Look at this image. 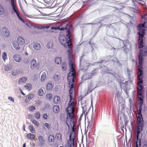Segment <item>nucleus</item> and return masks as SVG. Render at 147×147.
<instances>
[{"mask_svg":"<svg viewBox=\"0 0 147 147\" xmlns=\"http://www.w3.org/2000/svg\"><path fill=\"white\" fill-rule=\"evenodd\" d=\"M12 68V66L10 65H7L5 66L4 70L5 71H8L10 70Z\"/></svg>","mask_w":147,"mask_h":147,"instance_id":"393cba45","label":"nucleus"},{"mask_svg":"<svg viewBox=\"0 0 147 147\" xmlns=\"http://www.w3.org/2000/svg\"><path fill=\"white\" fill-rule=\"evenodd\" d=\"M14 12L16 13H17L18 12V11L17 10V8L16 6L12 8Z\"/></svg>","mask_w":147,"mask_h":147,"instance_id":"3c124183","label":"nucleus"},{"mask_svg":"<svg viewBox=\"0 0 147 147\" xmlns=\"http://www.w3.org/2000/svg\"><path fill=\"white\" fill-rule=\"evenodd\" d=\"M2 57L4 61L5 62V60L7 59V55L6 53L4 52L3 53Z\"/></svg>","mask_w":147,"mask_h":147,"instance_id":"4c0bfd02","label":"nucleus"},{"mask_svg":"<svg viewBox=\"0 0 147 147\" xmlns=\"http://www.w3.org/2000/svg\"><path fill=\"white\" fill-rule=\"evenodd\" d=\"M11 74L13 76H15L18 74L20 73L19 70L17 69H14L11 71Z\"/></svg>","mask_w":147,"mask_h":147,"instance_id":"4be33fe9","label":"nucleus"},{"mask_svg":"<svg viewBox=\"0 0 147 147\" xmlns=\"http://www.w3.org/2000/svg\"><path fill=\"white\" fill-rule=\"evenodd\" d=\"M129 101L130 103V105H132L133 103L132 99L131 98H130L129 100Z\"/></svg>","mask_w":147,"mask_h":147,"instance_id":"13d9d810","label":"nucleus"},{"mask_svg":"<svg viewBox=\"0 0 147 147\" xmlns=\"http://www.w3.org/2000/svg\"><path fill=\"white\" fill-rule=\"evenodd\" d=\"M13 58L15 61L18 62H20L22 60V58L20 55H17L13 56Z\"/></svg>","mask_w":147,"mask_h":147,"instance_id":"a211bd4d","label":"nucleus"},{"mask_svg":"<svg viewBox=\"0 0 147 147\" xmlns=\"http://www.w3.org/2000/svg\"><path fill=\"white\" fill-rule=\"evenodd\" d=\"M83 56L84 55H82L80 57V66L81 67H84V68H81V69L86 68V67L88 65V64L85 61L82 60Z\"/></svg>","mask_w":147,"mask_h":147,"instance_id":"0eeeda50","label":"nucleus"},{"mask_svg":"<svg viewBox=\"0 0 147 147\" xmlns=\"http://www.w3.org/2000/svg\"><path fill=\"white\" fill-rule=\"evenodd\" d=\"M33 47L34 49L36 50H39L40 48V44L37 42L34 43Z\"/></svg>","mask_w":147,"mask_h":147,"instance_id":"5701e85b","label":"nucleus"},{"mask_svg":"<svg viewBox=\"0 0 147 147\" xmlns=\"http://www.w3.org/2000/svg\"><path fill=\"white\" fill-rule=\"evenodd\" d=\"M26 137L30 139L31 140L34 139L35 138L34 135L31 133L28 134L26 135Z\"/></svg>","mask_w":147,"mask_h":147,"instance_id":"2f4dec72","label":"nucleus"},{"mask_svg":"<svg viewBox=\"0 0 147 147\" xmlns=\"http://www.w3.org/2000/svg\"><path fill=\"white\" fill-rule=\"evenodd\" d=\"M11 5L12 8L16 6V5L14 3V0H11Z\"/></svg>","mask_w":147,"mask_h":147,"instance_id":"de8ad7c7","label":"nucleus"},{"mask_svg":"<svg viewBox=\"0 0 147 147\" xmlns=\"http://www.w3.org/2000/svg\"><path fill=\"white\" fill-rule=\"evenodd\" d=\"M52 95L51 94H48L46 95L47 98L49 100H50L52 97Z\"/></svg>","mask_w":147,"mask_h":147,"instance_id":"603ef678","label":"nucleus"},{"mask_svg":"<svg viewBox=\"0 0 147 147\" xmlns=\"http://www.w3.org/2000/svg\"><path fill=\"white\" fill-rule=\"evenodd\" d=\"M67 111V116L69 114L71 115L74 114L75 111V109L74 107V104H68V106L66 109Z\"/></svg>","mask_w":147,"mask_h":147,"instance_id":"39448f33","label":"nucleus"},{"mask_svg":"<svg viewBox=\"0 0 147 147\" xmlns=\"http://www.w3.org/2000/svg\"><path fill=\"white\" fill-rule=\"evenodd\" d=\"M19 44L18 42L13 43L12 44V45L13 47L16 50H18L20 48V47Z\"/></svg>","mask_w":147,"mask_h":147,"instance_id":"7c9ffc66","label":"nucleus"},{"mask_svg":"<svg viewBox=\"0 0 147 147\" xmlns=\"http://www.w3.org/2000/svg\"><path fill=\"white\" fill-rule=\"evenodd\" d=\"M128 41V40H124L123 41V43L124 45V46L123 48L125 49H127V43H127Z\"/></svg>","mask_w":147,"mask_h":147,"instance_id":"a18cd8bd","label":"nucleus"},{"mask_svg":"<svg viewBox=\"0 0 147 147\" xmlns=\"http://www.w3.org/2000/svg\"><path fill=\"white\" fill-rule=\"evenodd\" d=\"M146 99L147 100V90H146Z\"/></svg>","mask_w":147,"mask_h":147,"instance_id":"774afa93","label":"nucleus"},{"mask_svg":"<svg viewBox=\"0 0 147 147\" xmlns=\"http://www.w3.org/2000/svg\"><path fill=\"white\" fill-rule=\"evenodd\" d=\"M50 27V26L49 25H47V26L45 27V28L46 29L49 28Z\"/></svg>","mask_w":147,"mask_h":147,"instance_id":"69168bd1","label":"nucleus"},{"mask_svg":"<svg viewBox=\"0 0 147 147\" xmlns=\"http://www.w3.org/2000/svg\"><path fill=\"white\" fill-rule=\"evenodd\" d=\"M52 84L51 83H48L46 86V88L47 90L51 89L52 88Z\"/></svg>","mask_w":147,"mask_h":147,"instance_id":"c9c22d12","label":"nucleus"},{"mask_svg":"<svg viewBox=\"0 0 147 147\" xmlns=\"http://www.w3.org/2000/svg\"><path fill=\"white\" fill-rule=\"evenodd\" d=\"M38 139L39 142V145L40 146H42L44 145L45 141L44 138L42 136H39L38 137Z\"/></svg>","mask_w":147,"mask_h":147,"instance_id":"f8f14e48","label":"nucleus"},{"mask_svg":"<svg viewBox=\"0 0 147 147\" xmlns=\"http://www.w3.org/2000/svg\"><path fill=\"white\" fill-rule=\"evenodd\" d=\"M69 97H70V100L68 103L69 104H73L74 103L72 101V100L73 99V91L72 90H71V89H70L69 90Z\"/></svg>","mask_w":147,"mask_h":147,"instance_id":"f3484780","label":"nucleus"},{"mask_svg":"<svg viewBox=\"0 0 147 147\" xmlns=\"http://www.w3.org/2000/svg\"><path fill=\"white\" fill-rule=\"evenodd\" d=\"M74 138L75 137L74 135L73 137H72V134H70L69 135V140H68L67 142V144L69 143L70 144H74Z\"/></svg>","mask_w":147,"mask_h":147,"instance_id":"4468645a","label":"nucleus"},{"mask_svg":"<svg viewBox=\"0 0 147 147\" xmlns=\"http://www.w3.org/2000/svg\"><path fill=\"white\" fill-rule=\"evenodd\" d=\"M68 55L69 56V65L70 67L69 72L67 76V80L69 85L72 87L74 82L75 78L76 72L75 69V65L74 60L72 55V51L68 50Z\"/></svg>","mask_w":147,"mask_h":147,"instance_id":"f03ea898","label":"nucleus"},{"mask_svg":"<svg viewBox=\"0 0 147 147\" xmlns=\"http://www.w3.org/2000/svg\"><path fill=\"white\" fill-rule=\"evenodd\" d=\"M25 88L28 90H31L32 88V85L30 84H27L25 86Z\"/></svg>","mask_w":147,"mask_h":147,"instance_id":"58836bf2","label":"nucleus"},{"mask_svg":"<svg viewBox=\"0 0 147 147\" xmlns=\"http://www.w3.org/2000/svg\"><path fill=\"white\" fill-rule=\"evenodd\" d=\"M74 144H71L70 145V147H74Z\"/></svg>","mask_w":147,"mask_h":147,"instance_id":"0e129e2a","label":"nucleus"},{"mask_svg":"<svg viewBox=\"0 0 147 147\" xmlns=\"http://www.w3.org/2000/svg\"><path fill=\"white\" fill-rule=\"evenodd\" d=\"M142 107H139V109L138 112V115L136 116H143L142 113Z\"/></svg>","mask_w":147,"mask_h":147,"instance_id":"e433bc0d","label":"nucleus"},{"mask_svg":"<svg viewBox=\"0 0 147 147\" xmlns=\"http://www.w3.org/2000/svg\"><path fill=\"white\" fill-rule=\"evenodd\" d=\"M60 78V76L59 74H55L54 75L53 78L55 83H59L60 82L59 79Z\"/></svg>","mask_w":147,"mask_h":147,"instance_id":"2eb2a0df","label":"nucleus"},{"mask_svg":"<svg viewBox=\"0 0 147 147\" xmlns=\"http://www.w3.org/2000/svg\"><path fill=\"white\" fill-rule=\"evenodd\" d=\"M96 24V23H87V24H86V25H87V24Z\"/></svg>","mask_w":147,"mask_h":147,"instance_id":"e2e57ef3","label":"nucleus"},{"mask_svg":"<svg viewBox=\"0 0 147 147\" xmlns=\"http://www.w3.org/2000/svg\"><path fill=\"white\" fill-rule=\"evenodd\" d=\"M106 20L107 19L105 18V17H102L100 19V22H99V23H101V22L102 21H106Z\"/></svg>","mask_w":147,"mask_h":147,"instance_id":"6e6d98bb","label":"nucleus"},{"mask_svg":"<svg viewBox=\"0 0 147 147\" xmlns=\"http://www.w3.org/2000/svg\"><path fill=\"white\" fill-rule=\"evenodd\" d=\"M27 80V78L25 77H23L20 78L18 81L19 84H22L23 83L25 82Z\"/></svg>","mask_w":147,"mask_h":147,"instance_id":"b1692460","label":"nucleus"},{"mask_svg":"<svg viewBox=\"0 0 147 147\" xmlns=\"http://www.w3.org/2000/svg\"><path fill=\"white\" fill-rule=\"evenodd\" d=\"M115 62L116 63H118L119 65H121V63L118 60L116 61Z\"/></svg>","mask_w":147,"mask_h":147,"instance_id":"680f3d73","label":"nucleus"},{"mask_svg":"<svg viewBox=\"0 0 147 147\" xmlns=\"http://www.w3.org/2000/svg\"><path fill=\"white\" fill-rule=\"evenodd\" d=\"M1 31L5 37H8L10 35V33L7 28L3 27L1 28Z\"/></svg>","mask_w":147,"mask_h":147,"instance_id":"6e6552de","label":"nucleus"},{"mask_svg":"<svg viewBox=\"0 0 147 147\" xmlns=\"http://www.w3.org/2000/svg\"><path fill=\"white\" fill-rule=\"evenodd\" d=\"M4 12V11L2 6L0 4V15H3Z\"/></svg>","mask_w":147,"mask_h":147,"instance_id":"ea45409f","label":"nucleus"},{"mask_svg":"<svg viewBox=\"0 0 147 147\" xmlns=\"http://www.w3.org/2000/svg\"><path fill=\"white\" fill-rule=\"evenodd\" d=\"M48 129H49L50 128V126L49 124L47 123H45L44 125Z\"/></svg>","mask_w":147,"mask_h":147,"instance_id":"5fc2aeb1","label":"nucleus"},{"mask_svg":"<svg viewBox=\"0 0 147 147\" xmlns=\"http://www.w3.org/2000/svg\"><path fill=\"white\" fill-rule=\"evenodd\" d=\"M139 47L140 48L138 54V59L139 66L140 68L138 70V85L137 91L138 93L140 96L139 98V107H142L143 104L144 97L143 96L144 92L142 79L143 74L142 69L144 60V56H146L147 54V46H145L143 45H138Z\"/></svg>","mask_w":147,"mask_h":147,"instance_id":"f257e3e1","label":"nucleus"},{"mask_svg":"<svg viewBox=\"0 0 147 147\" xmlns=\"http://www.w3.org/2000/svg\"><path fill=\"white\" fill-rule=\"evenodd\" d=\"M43 117L45 119H47L48 118V115L46 114H45L43 115Z\"/></svg>","mask_w":147,"mask_h":147,"instance_id":"4d7b16f0","label":"nucleus"},{"mask_svg":"<svg viewBox=\"0 0 147 147\" xmlns=\"http://www.w3.org/2000/svg\"><path fill=\"white\" fill-rule=\"evenodd\" d=\"M71 26H72L71 25L67 22L65 24L61 25L60 26H58L57 27L52 26L51 27V30H60L65 31L66 29H67V28H70V27Z\"/></svg>","mask_w":147,"mask_h":147,"instance_id":"20e7f679","label":"nucleus"},{"mask_svg":"<svg viewBox=\"0 0 147 147\" xmlns=\"http://www.w3.org/2000/svg\"><path fill=\"white\" fill-rule=\"evenodd\" d=\"M53 109L55 113H57L59 111V106L58 105H55L53 107Z\"/></svg>","mask_w":147,"mask_h":147,"instance_id":"bb28decb","label":"nucleus"},{"mask_svg":"<svg viewBox=\"0 0 147 147\" xmlns=\"http://www.w3.org/2000/svg\"><path fill=\"white\" fill-rule=\"evenodd\" d=\"M34 96V94H30L27 95L25 99V102L26 103L28 102L31 99L33 98Z\"/></svg>","mask_w":147,"mask_h":147,"instance_id":"9d476101","label":"nucleus"},{"mask_svg":"<svg viewBox=\"0 0 147 147\" xmlns=\"http://www.w3.org/2000/svg\"><path fill=\"white\" fill-rule=\"evenodd\" d=\"M96 87H94L92 82H91L90 84H88V93H90Z\"/></svg>","mask_w":147,"mask_h":147,"instance_id":"9b49d317","label":"nucleus"},{"mask_svg":"<svg viewBox=\"0 0 147 147\" xmlns=\"http://www.w3.org/2000/svg\"><path fill=\"white\" fill-rule=\"evenodd\" d=\"M17 42L20 45H23L25 42V40L21 37H18L17 38Z\"/></svg>","mask_w":147,"mask_h":147,"instance_id":"dca6fc26","label":"nucleus"},{"mask_svg":"<svg viewBox=\"0 0 147 147\" xmlns=\"http://www.w3.org/2000/svg\"><path fill=\"white\" fill-rule=\"evenodd\" d=\"M143 128H137V133L136 135V138H139L140 134L141 132L142 131Z\"/></svg>","mask_w":147,"mask_h":147,"instance_id":"aec40b11","label":"nucleus"},{"mask_svg":"<svg viewBox=\"0 0 147 147\" xmlns=\"http://www.w3.org/2000/svg\"><path fill=\"white\" fill-rule=\"evenodd\" d=\"M36 61L35 59H33L30 62V68L32 69H34L36 67Z\"/></svg>","mask_w":147,"mask_h":147,"instance_id":"ddd939ff","label":"nucleus"},{"mask_svg":"<svg viewBox=\"0 0 147 147\" xmlns=\"http://www.w3.org/2000/svg\"><path fill=\"white\" fill-rule=\"evenodd\" d=\"M64 31H66V38L64 34L60 35L59 40L60 43L65 47L70 48L71 45V37L72 35L73 31L72 26H71L69 28H67Z\"/></svg>","mask_w":147,"mask_h":147,"instance_id":"7ed1b4c3","label":"nucleus"},{"mask_svg":"<svg viewBox=\"0 0 147 147\" xmlns=\"http://www.w3.org/2000/svg\"><path fill=\"white\" fill-rule=\"evenodd\" d=\"M130 10L134 11V10H135L136 11H138L139 10L138 8V6L136 4H134V7H130Z\"/></svg>","mask_w":147,"mask_h":147,"instance_id":"f704fd0d","label":"nucleus"},{"mask_svg":"<svg viewBox=\"0 0 147 147\" xmlns=\"http://www.w3.org/2000/svg\"><path fill=\"white\" fill-rule=\"evenodd\" d=\"M140 139L138 138H136L135 141L136 147H139V142Z\"/></svg>","mask_w":147,"mask_h":147,"instance_id":"c03bdc74","label":"nucleus"},{"mask_svg":"<svg viewBox=\"0 0 147 147\" xmlns=\"http://www.w3.org/2000/svg\"><path fill=\"white\" fill-rule=\"evenodd\" d=\"M31 121L33 123L36 125V126H39V123L36 120L34 119H32Z\"/></svg>","mask_w":147,"mask_h":147,"instance_id":"79ce46f5","label":"nucleus"},{"mask_svg":"<svg viewBox=\"0 0 147 147\" xmlns=\"http://www.w3.org/2000/svg\"><path fill=\"white\" fill-rule=\"evenodd\" d=\"M139 147H147V143L146 141H143L142 139L140 138L139 142Z\"/></svg>","mask_w":147,"mask_h":147,"instance_id":"1a4fd4ad","label":"nucleus"},{"mask_svg":"<svg viewBox=\"0 0 147 147\" xmlns=\"http://www.w3.org/2000/svg\"><path fill=\"white\" fill-rule=\"evenodd\" d=\"M53 100L55 103L57 104L60 101V99L58 96H56L54 97Z\"/></svg>","mask_w":147,"mask_h":147,"instance_id":"c85d7f7f","label":"nucleus"},{"mask_svg":"<svg viewBox=\"0 0 147 147\" xmlns=\"http://www.w3.org/2000/svg\"><path fill=\"white\" fill-rule=\"evenodd\" d=\"M70 144L68 143V144H67V143L66 144H65V147H70Z\"/></svg>","mask_w":147,"mask_h":147,"instance_id":"bf43d9fd","label":"nucleus"},{"mask_svg":"<svg viewBox=\"0 0 147 147\" xmlns=\"http://www.w3.org/2000/svg\"><path fill=\"white\" fill-rule=\"evenodd\" d=\"M22 22H23L25 24L27 25L28 26V23H27L26 22L24 21L23 19L22 20H21Z\"/></svg>","mask_w":147,"mask_h":147,"instance_id":"052dcab7","label":"nucleus"},{"mask_svg":"<svg viewBox=\"0 0 147 147\" xmlns=\"http://www.w3.org/2000/svg\"><path fill=\"white\" fill-rule=\"evenodd\" d=\"M8 98L9 100L11 101L12 102H14V99L11 96H9L8 97Z\"/></svg>","mask_w":147,"mask_h":147,"instance_id":"864d4df0","label":"nucleus"},{"mask_svg":"<svg viewBox=\"0 0 147 147\" xmlns=\"http://www.w3.org/2000/svg\"><path fill=\"white\" fill-rule=\"evenodd\" d=\"M67 63L65 62H63L62 64V70L63 71H65L67 69Z\"/></svg>","mask_w":147,"mask_h":147,"instance_id":"473e14b6","label":"nucleus"},{"mask_svg":"<svg viewBox=\"0 0 147 147\" xmlns=\"http://www.w3.org/2000/svg\"><path fill=\"white\" fill-rule=\"evenodd\" d=\"M74 115H71L69 114L67 116V119H70V121L74 124Z\"/></svg>","mask_w":147,"mask_h":147,"instance_id":"a878e982","label":"nucleus"},{"mask_svg":"<svg viewBox=\"0 0 147 147\" xmlns=\"http://www.w3.org/2000/svg\"><path fill=\"white\" fill-rule=\"evenodd\" d=\"M34 115V117L37 119H39L40 117V115L39 112L35 113Z\"/></svg>","mask_w":147,"mask_h":147,"instance_id":"37998d69","label":"nucleus"},{"mask_svg":"<svg viewBox=\"0 0 147 147\" xmlns=\"http://www.w3.org/2000/svg\"><path fill=\"white\" fill-rule=\"evenodd\" d=\"M46 78V73L44 72L42 74L40 78V80L42 82H44Z\"/></svg>","mask_w":147,"mask_h":147,"instance_id":"cd10ccee","label":"nucleus"},{"mask_svg":"<svg viewBox=\"0 0 147 147\" xmlns=\"http://www.w3.org/2000/svg\"><path fill=\"white\" fill-rule=\"evenodd\" d=\"M29 109L30 111H33L36 109V108L35 106H32L30 107Z\"/></svg>","mask_w":147,"mask_h":147,"instance_id":"09e8293b","label":"nucleus"},{"mask_svg":"<svg viewBox=\"0 0 147 147\" xmlns=\"http://www.w3.org/2000/svg\"><path fill=\"white\" fill-rule=\"evenodd\" d=\"M23 147H26V143H24L23 144Z\"/></svg>","mask_w":147,"mask_h":147,"instance_id":"338daca9","label":"nucleus"},{"mask_svg":"<svg viewBox=\"0 0 147 147\" xmlns=\"http://www.w3.org/2000/svg\"><path fill=\"white\" fill-rule=\"evenodd\" d=\"M48 141L49 142H53L54 141V136L51 134L49 135L48 137Z\"/></svg>","mask_w":147,"mask_h":147,"instance_id":"412c9836","label":"nucleus"},{"mask_svg":"<svg viewBox=\"0 0 147 147\" xmlns=\"http://www.w3.org/2000/svg\"><path fill=\"white\" fill-rule=\"evenodd\" d=\"M137 127L143 128L144 125V121L143 116H136Z\"/></svg>","mask_w":147,"mask_h":147,"instance_id":"423d86ee","label":"nucleus"},{"mask_svg":"<svg viewBox=\"0 0 147 147\" xmlns=\"http://www.w3.org/2000/svg\"><path fill=\"white\" fill-rule=\"evenodd\" d=\"M53 46V44L50 42H49L47 45V47L48 49L51 48Z\"/></svg>","mask_w":147,"mask_h":147,"instance_id":"49530a36","label":"nucleus"},{"mask_svg":"<svg viewBox=\"0 0 147 147\" xmlns=\"http://www.w3.org/2000/svg\"><path fill=\"white\" fill-rule=\"evenodd\" d=\"M16 15L19 18V19L20 20H22V18L20 16V13H19V12H18L17 13H16Z\"/></svg>","mask_w":147,"mask_h":147,"instance_id":"8fccbe9b","label":"nucleus"},{"mask_svg":"<svg viewBox=\"0 0 147 147\" xmlns=\"http://www.w3.org/2000/svg\"><path fill=\"white\" fill-rule=\"evenodd\" d=\"M38 93L39 96H42L44 93L43 90L42 89H39L38 91Z\"/></svg>","mask_w":147,"mask_h":147,"instance_id":"a19ab883","label":"nucleus"},{"mask_svg":"<svg viewBox=\"0 0 147 147\" xmlns=\"http://www.w3.org/2000/svg\"><path fill=\"white\" fill-rule=\"evenodd\" d=\"M28 128L30 131L32 133H34L35 131V130L32 125H29Z\"/></svg>","mask_w":147,"mask_h":147,"instance_id":"72a5a7b5","label":"nucleus"},{"mask_svg":"<svg viewBox=\"0 0 147 147\" xmlns=\"http://www.w3.org/2000/svg\"><path fill=\"white\" fill-rule=\"evenodd\" d=\"M55 61L56 64L59 65L61 63V59L59 57H57L55 58Z\"/></svg>","mask_w":147,"mask_h":147,"instance_id":"c756f323","label":"nucleus"},{"mask_svg":"<svg viewBox=\"0 0 147 147\" xmlns=\"http://www.w3.org/2000/svg\"><path fill=\"white\" fill-rule=\"evenodd\" d=\"M56 139L59 142H61L62 141V135L59 133H57L55 136Z\"/></svg>","mask_w":147,"mask_h":147,"instance_id":"6ab92c4d","label":"nucleus"}]
</instances>
